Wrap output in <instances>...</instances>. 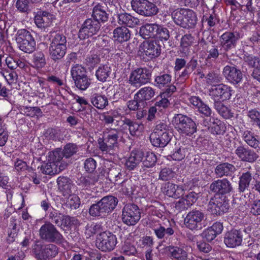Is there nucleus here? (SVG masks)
I'll return each instance as SVG.
<instances>
[{"mask_svg": "<svg viewBox=\"0 0 260 260\" xmlns=\"http://www.w3.org/2000/svg\"><path fill=\"white\" fill-rule=\"evenodd\" d=\"M171 16L174 23L184 28H193L197 23L196 13L189 9H177L172 12Z\"/></svg>", "mask_w": 260, "mask_h": 260, "instance_id": "1", "label": "nucleus"}, {"mask_svg": "<svg viewBox=\"0 0 260 260\" xmlns=\"http://www.w3.org/2000/svg\"><path fill=\"white\" fill-rule=\"evenodd\" d=\"M172 123L176 131L181 135L191 136L197 132V125L192 119L182 114L174 115Z\"/></svg>", "mask_w": 260, "mask_h": 260, "instance_id": "2", "label": "nucleus"}, {"mask_svg": "<svg viewBox=\"0 0 260 260\" xmlns=\"http://www.w3.org/2000/svg\"><path fill=\"white\" fill-rule=\"evenodd\" d=\"M32 252L37 260H50L58 253V248L49 243L45 245L35 244L32 247Z\"/></svg>", "mask_w": 260, "mask_h": 260, "instance_id": "3", "label": "nucleus"}, {"mask_svg": "<svg viewBox=\"0 0 260 260\" xmlns=\"http://www.w3.org/2000/svg\"><path fill=\"white\" fill-rule=\"evenodd\" d=\"M40 238L48 242L61 244L63 242L62 235L55 226L49 222L42 225L39 230Z\"/></svg>", "mask_w": 260, "mask_h": 260, "instance_id": "4", "label": "nucleus"}, {"mask_svg": "<svg viewBox=\"0 0 260 260\" xmlns=\"http://www.w3.org/2000/svg\"><path fill=\"white\" fill-rule=\"evenodd\" d=\"M16 40L19 49L25 53L32 52L36 47V42L30 32L25 29L18 30Z\"/></svg>", "mask_w": 260, "mask_h": 260, "instance_id": "5", "label": "nucleus"}, {"mask_svg": "<svg viewBox=\"0 0 260 260\" xmlns=\"http://www.w3.org/2000/svg\"><path fill=\"white\" fill-rule=\"evenodd\" d=\"M117 243V238L113 233L105 231L97 235L95 245L102 251L109 252L113 250Z\"/></svg>", "mask_w": 260, "mask_h": 260, "instance_id": "6", "label": "nucleus"}, {"mask_svg": "<svg viewBox=\"0 0 260 260\" xmlns=\"http://www.w3.org/2000/svg\"><path fill=\"white\" fill-rule=\"evenodd\" d=\"M131 5L136 12L144 16H154L158 12L157 6L147 0H132Z\"/></svg>", "mask_w": 260, "mask_h": 260, "instance_id": "7", "label": "nucleus"}, {"mask_svg": "<svg viewBox=\"0 0 260 260\" xmlns=\"http://www.w3.org/2000/svg\"><path fill=\"white\" fill-rule=\"evenodd\" d=\"M141 218V212L137 205L128 204L122 209V220L127 225H135Z\"/></svg>", "mask_w": 260, "mask_h": 260, "instance_id": "8", "label": "nucleus"}, {"mask_svg": "<svg viewBox=\"0 0 260 260\" xmlns=\"http://www.w3.org/2000/svg\"><path fill=\"white\" fill-rule=\"evenodd\" d=\"M151 74L146 68H138L133 71L129 76V82L135 87H140L150 82Z\"/></svg>", "mask_w": 260, "mask_h": 260, "instance_id": "9", "label": "nucleus"}, {"mask_svg": "<svg viewBox=\"0 0 260 260\" xmlns=\"http://www.w3.org/2000/svg\"><path fill=\"white\" fill-rule=\"evenodd\" d=\"M229 205L225 196L216 194L211 198L209 204L208 209L213 214L221 215L226 212Z\"/></svg>", "mask_w": 260, "mask_h": 260, "instance_id": "10", "label": "nucleus"}, {"mask_svg": "<svg viewBox=\"0 0 260 260\" xmlns=\"http://www.w3.org/2000/svg\"><path fill=\"white\" fill-rule=\"evenodd\" d=\"M204 218V213L202 211L193 209L187 214L184 223L187 228L191 230H198L202 228V222Z\"/></svg>", "mask_w": 260, "mask_h": 260, "instance_id": "11", "label": "nucleus"}, {"mask_svg": "<svg viewBox=\"0 0 260 260\" xmlns=\"http://www.w3.org/2000/svg\"><path fill=\"white\" fill-rule=\"evenodd\" d=\"M232 88L223 84H219L213 86L209 91V94L214 103L229 100L232 95Z\"/></svg>", "mask_w": 260, "mask_h": 260, "instance_id": "12", "label": "nucleus"}, {"mask_svg": "<svg viewBox=\"0 0 260 260\" xmlns=\"http://www.w3.org/2000/svg\"><path fill=\"white\" fill-rule=\"evenodd\" d=\"M101 26L100 22L97 20L92 19H86L79 31V38L81 40H84L97 34Z\"/></svg>", "mask_w": 260, "mask_h": 260, "instance_id": "13", "label": "nucleus"}, {"mask_svg": "<svg viewBox=\"0 0 260 260\" xmlns=\"http://www.w3.org/2000/svg\"><path fill=\"white\" fill-rule=\"evenodd\" d=\"M240 38V34L235 31H226L219 38L221 46L226 51L236 47L237 41Z\"/></svg>", "mask_w": 260, "mask_h": 260, "instance_id": "14", "label": "nucleus"}, {"mask_svg": "<svg viewBox=\"0 0 260 260\" xmlns=\"http://www.w3.org/2000/svg\"><path fill=\"white\" fill-rule=\"evenodd\" d=\"M54 19L52 14L46 11H39L35 13L34 21L38 28L45 29L52 24Z\"/></svg>", "mask_w": 260, "mask_h": 260, "instance_id": "15", "label": "nucleus"}, {"mask_svg": "<svg viewBox=\"0 0 260 260\" xmlns=\"http://www.w3.org/2000/svg\"><path fill=\"white\" fill-rule=\"evenodd\" d=\"M222 74L229 82L237 85L240 83L243 79V74L240 70L235 66L227 65L223 69Z\"/></svg>", "mask_w": 260, "mask_h": 260, "instance_id": "16", "label": "nucleus"}, {"mask_svg": "<svg viewBox=\"0 0 260 260\" xmlns=\"http://www.w3.org/2000/svg\"><path fill=\"white\" fill-rule=\"evenodd\" d=\"M210 190L220 196L230 193L232 190V186L226 179H218L213 182L210 186Z\"/></svg>", "mask_w": 260, "mask_h": 260, "instance_id": "17", "label": "nucleus"}, {"mask_svg": "<svg viewBox=\"0 0 260 260\" xmlns=\"http://www.w3.org/2000/svg\"><path fill=\"white\" fill-rule=\"evenodd\" d=\"M160 50V46L156 41H144L141 45V51L151 58L159 56Z\"/></svg>", "mask_w": 260, "mask_h": 260, "instance_id": "18", "label": "nucleus"}, {"mask_svg": "<svg viewBox=\"0 0 260 260\" xmlns=\"http://www.w3.org/2000/svg\"><path fill=\"white\" fill-rule=\"evenodd\" d=\"M235 154L241 161L248 162H253L258 157L253 150L242 146L236 149Z\"/></svg>", "mask_w": 260, "mask_h": 260, "instance_id": "19", "label": "nucleus"}, {"mask_svg": "<svg viewBox=\"0 0 260 260\" xmlns=\"http://www.w3.org/2000/svg\"><path fill=\"white\" fill-rule=\"evenodd\" d=\"M242 235L240 231L233 230L227 232L224 238V242L229 247L234 248L241 245Z\"/></svg>", "mask_w": 260, "mask_h": 260, "instance_id": "20", "label": "nucleus"}, {"mask_svg": "<svg viewBox=\"0 0 260 260\" xmlns=\"http://www.w3.org/2000/svg\"><path fill=\"white\" fill-rule=\"evenodd\" d=\"M198 198L197 193L194 192H190L176 202L175 207L179 211L187 209L197 201Z\"/></svg>", "mask_w": 260, "mask_h": 260, "instance_id": "21", "label": "nucleus"}, {"mask_svg": "<svg viewBox=\"0 0 260 260\" xmlns=\"http://www.w3.org/2000/svg\"><path fill=\"white\" fill-rule=\"evenodd\" d=\"M117 18L118 23L122 26L135 27L140 24V20L138 18L126 12L118 13Z\"/></svg>", "mask_w": 260, "mask_h": 260, "instance_id": "22", "label": "nucleus"}, {"mask_svg": "<svg viewBox=\"0 0 260 260\" xmlns=\"http://www.w3.org/2000/svg\"><path fill=\"white\" fill-rule=\"evenodd\" d=\"M172 134H155L151 133L150 140L152 145L155 147H164L170 141Z\"/></svg>", "mask_w": 260, "mask_h": 260, "instance_id": "23", "label": "nucleus"}, {"mask_svg": "<svg viewBox=\"0 0 260 260\" xmlns=\"http://www.w3.org/2000/svg\"><path fill=\"white\" fill-rule=\"evenodd\" d=\"M143 156V151H132L130 156L126 160L125 165L126 168L129 170H134L142 160Z\"/></svg>", "mask_w": 260, "mask_h": 260, "instance_id": "24", "label": "nucleus"}, {"mask_svg": "<svg viewBox=\"0 0 260 260\" xmlns=\"http://www.w3.org/2000/svg\"><path fill=\"white\" fill-rule=\"evenodd\" d=\"M164 190L168 196L175 199L180 198L184 194V189L182 186L169 182L165 184Z\"/></svg>", "mask_w": 260, "mask_h": 260, "instance_id": "25", "label": "nucleus"}, {"mask_svg": "<svg viewBox=\"0 0 260 260\" xmlns=\"http://www.w3.org/2000/svg\"><path fill=\"white\" fill-rule=\"evenodd\" d=\"M236 171L235 167L231 164L224 162L217 165L215 169V173L218 177L231 175Z\"/></svg>", "mask_w": 260, "mask_h": 260, "instance_id": "26", "label": "nucleus"}, {"mask_svg": "<svg viewBox=\"0 0 260 260\" xmlns=\"http://www.w3.org/2000/svg\"><path fill=\"white\" fill-rule=\"evenodd\" d=\"M155 90L150 86H145L141 88L135 94V99L139 100L140 102L149 101L155 95Z\"/></svg>", "mask_w": 260, "mask_h": 260, "instance_id": "27", "label": "nucleus"}, {"mask_svg": "<svg viewBox=\"0 0 260 260\" xmlns=\"http://www.w3.org/2000/svg\"><path fill=\"white\" fill-rule=\"evenodd\" d=\"M113 38L118 42H124L128 41L131 37L129 30L125 26L118 27L113 30Z\"/></svg>", "mask_w": 260, "mask_h": 260, "instance_id": "28", "label": "nucleus"}, {"mask_svg": "<svg viewBox=\"0 0 260 260\" xmlns=\"http://www.w3.org/2000/svg\"><path fill=\"white\" fill-rule=\"evenodd\" d=\"M242 138L249 146L254 149H260V140L257 139L258 137L253 133L249 131H245L242 134Z\"/></svg>", "mask_w": 260, "mask_h": 260, "instance_id": "29", "label": "nucleus"}, {"mask_svg": "<svg viewBox=\"0 0 260 260\" xmlns=\"http://www.w3.org/2000/svg\"><path fill=\"white\" fill-rule=\"evenodd\" d=\"M214 108L217 113L224 119H231L234 117V113L221 101L214 103Z\"/></svg>", "mask_w": 260, "mask_h": 260, "instance_id": "30", "label": "nucleus"}, {"mask_svg": "<svg viewBox=\"0 0 260 260\" xmlns=\"http://www.w3.org/2000/svg\"><path fill=\"white\" fill-rule=\"evenodd\" d=\"M92 17L93 19L99 22H105L108 20V15L106 13L104 7L100 4H98L93 8Z\"/></svg>", "mask_w": 260, "mask_h": 260, "instance_id": "31", "label": "nucleus"}, {"mask_svg": "<svg viewBox=\"0 0 260 260\" xmlns=\"http://www.w3.org/2000/svg\"><path fill=\"white\" fill-rule=\"evenodd\" d=\"M67 47L49 45V52L50 58L54 61H57L63 57L66 53Z\"/></svg>", "mask_w": 260, "mask_h": 260, "instance_id": "32", "label": "nucleus"}, {"mask_svg": "<svg viewBox=\"0 0 260 260\" xmlns=\"http://www.w3.org/2000/svg\"><path fill=\"white\" fill-rule=\"evenodd\" d=\"M107 214H109L116 207L118 203V199L113 196H107L100 200Z\"/></svg>", "mask_w": 260, "mask_h": 260, "instance_id": "33", "label": "nucleus"}, {"mask_svg": "<svg viewBox=\"0 0 260 260\" xmlns=\"http://www.w3.org/2000/svg\"><path fill=\"white\" fill-rule=\"evenodd\" d=\"M59 190L65 196L71 193L72 184L70 179L65 177H59L57 180Z\"/></svg>", "mask_w": 260, "mask_h": 260, "instance_id": "34", "label": "nucleus"}, {"mask_svg": "<svg viewBox=\"0 0 260 260\" xmlns=\"http://www.w3.org/2000/svg\"><path fill=\"white\" fill-rule=\"evenodd\" d=\"M156 25V23H147L141 26L140 29V35L145 39L155 37Z\"/></svg>", "mask_w": 260, "mask_h": 260, "instance_id": "35", "label": "nucleus"}, {"mask_svg": "<svg viewBox=\"0 0 260 260\" xmlns=\"http://www.w3.org/2000/svg\"><path fill=\"white\" fill-rule=\"evenodd\" d=\"M153 230L156 236L160 239L166 238H167L169 236H172L174 234V230L171 227H165L161 224L155 225Z\"/></svg>", "mask_w": 260, "mask_h": 260, "instance_id": "36", "label": "nucleus"}, {"mask_svg": "<svg viewBox=\"0 0 260 260\" xmlns=\"http://www.w3.org/2000/svg\"><path fill=\"white\" fill-rule=\"evenodd\" d=\"M90 99L93 106L99 109H103L108 105L107 98L104 95L93 93L91 95Z\"/></svg>", "mask_w": 260, "mask_h": 260, "instance_id": "37", "label": "nucleus"}, {"mask_svg": "<svg viewBox=\"0 0 260 260\" xmlns=\"http://www.w3.org/2000/svg\"><path fill=\"white\" fill-rule=\"evenodd\" d=\"M253 173L251 171L243 172L239 177V189L241 192H244L247 189L252 180Z\"/></svg>", "mask_w": 260, "mask_h": 260, "instance_id": "38", "label": "nucleus"}, {"mask_svg": "<svg viewBox=\"0 0 260 260\" xmlns=\"http://www.w3.org/2000/svg\"><path fill=\"white\" fill-rule=\"evenodd\" d=\"M105 133L107 134V136L104 140L114 148L117 149L118 147L119 131L116 128H107Z\"/></svg>", "mask_w": 260, "mask_h": 260, "instance_id": "39", "label": "nucleus"}, {"mask_svg": "<svg viewBox=\"0 0 260 260\" xmlns=\"http://www.w3.org/2000/svg\"><path fill=\"white\" fill-rule=\"evenodd\" d=\"M168 251L171 256L177 260H186L187 252L182 248L177 246H169L167 247Z\"/></svg>", "mask_w": 260, "mask_h": 260, "instance_id": "40", "label": "nucleus"}, {"mask_svg": "<svg viewBox=\"0 0 260 260\" xmlns=\"http://www.w3.org/2000/svg\"><path fill=\"white\" fill-rule=\"evenodd\" d=\"M89 213L92 216L104 217L107 214L100 201L92 205L89 209Z\"/></svg>", "mask_w": 260, "mask_h": 260, "instance_id": "41", "label": "nucleus"}, {"mask_svg": "<svg viewBox=\"0 0 260 260\" xmlns=\"http://www.w3.org/2000/svg\"><path fill=\"white\" fill-rule=\"evenodd\" d=\"M171 76L168 74H160L154 79L155 85L159 88L167 87L171 82Z\"/></svg>", "mask_w": 260, "mask_h": 260, "instance_id": "42", "label": "nucleus"}, {"mask_svg": "<svg viewBox=\"0 0 260 260\" xmlns=\"http://www.w3.org/2000/svg\"><path fill=\"white\" fill-rule=\"evenodd\" d=\"M110 74V67L108 65L105 64L99 67L96 71L95 75L98 80L105 82Z\"/></svg>", "mask_w": 260, "mask_h": 260, "instance_id": "43", "label": "nucleus"}, {"mask_svg": "<svg viewBox=\"0 0 260 260\" xmlns=\"http://www.w3.org/2000/svg\"><path fill=\"white\" fill-rule=\"evenodd\" d=\"M124 175V172L120 167L112 168L108 172V177L110 180L114 183H117V182L120 181Z\"/></svg>", "mask_w": 260, "mask_h": 260, "instance_id": "44", "label": "nucleus"}, {"mask_svg": "<svg viewBox=\"0 0 260 260\" xmlns=\"http://www.w3.org/2000/svg\"><path fill=\"white\" fill-rule=\"evenodd\" d=\"M32 67L37 69L43 68L46 64L45 55L42 51L36 52L33 55Z\"/></svg>", "mask_w": 260, "mask_h": 260, "instance_id": "45", "label": "nucleus"}, {"mask_svg": "<svg viewBox=\"0 0 260 260\" xmlns=\"http://www.w3.org/2000/svg\"><path fill=\"white\" fill-rule=\"evenodd\" d=\"M193 41V37L191 34L184 35L181 39L180 51L185 54L188 53L189 47L192 45Z\"/></svg>", "mask_w": 260, "mask_h": 260, "instance_id": "46", "label": "nucleus"}, {"mask_svg": "<svg viewBox=\"0 0 260 260\" xmlns=\"http://www.w3.org/2000/svg\"><path fill=\"white\" fill-rule=\"evenodd\" d=\"M156 161L155 155L152 152H143L142 164L144 167L150 168L153 167Z\"/></svg>", "mask_w": 260, "mask_h": 260, "instance_id": "47", "label": "nucleus"}, {"mask_svg": "<svg viewBox=\"0 0 260 260\" xmlns=\"http://www.w3.org/2000/svg\"><path fill=\"white\" fill-rule=\"evenodd\" d=\"M63 156H64L62 151L61 149L58 148L53 151L49 152L48 160L53 164V166H57L62 160Z\"/></svg>", "mask_w": 260, "mask_h": 260, "instance_id": "48", "label": "nucleus"}, {"mask_svg": "<svg viewBox=\"0 0 260 260\" xmlns=\"http://www.w3.org/2000/svg\"><path fill=\"white\" fill-rule=\"evenodd\" d=\"M120 116L119 112L116 110H111L102 114V120L105 124H112L114 122V119L119 117Z\"/></svg>", "mask_w": 260, "mask_h": 260, "instance_id": "49", "label": "nucleus"}, {"mask_svg": "<svg viewBox=\"0 0 260 260\" xmlns=\"http://www.w3.org/2000/svg\"><path fill=\"white\" fill-rule=\"evenodd\" d=\"M71 73L73 80H75L86 75V71L81 65L76 64L71 68Z\"/></svg>", "mask_w": 260, "mask_h": 260, "instance_id": "50", "label": "nucleus"}, {"mask_svg": "<svg viewBox=\"0 0 260 260\" xmlns=\"http://www.w3.org/2000/svg\"><path fill=\"white\" fill-rule=\"evenodd\" d=\"M67 38L62 34H55L52 37V39L50 45L54 46H65L67 47Z\"/></svg>", "mask_w": 260, "mask_h": 260, "instance_id": "51", "label": "nucleus"}, {"mask_svg": "<svg viewBox=\"0 0 260 260\" xmlns=\"http://www.w3.org/2000/svg\"><path fill=\"white\" fill-rule=\"evenodd\" d=\"M78 151V147L76 144L68 143L64 146L62 152L66 158H70L76 154Z\"/></svg>", "mask_w": 260, "mask_h": 260, "instance_id": "52", "label": "nucleus"}, {"mask_svg": "<svg viewBox=\"0 0 260 260\" xmlns=\"http://www.w3.org/2000/svg\"><path fill=\"white\" fill-rule=\"evenodd\" d=\"M76 86L80 90H86L90 85V79L87 77V75L74 80Z\"/></svg>", "mask_w": 260, "mask_h": 260, "instance_id": "53", "label": "nucleus"}, {"mask_svg": "<svg viewBox=\"0 0 260 260\" xmlns=\"http://www.w3.org/2000/svg\"><path fill=\"white\" fill-rule=\"evenodd\" d=\"M155 37L161 41H167L170 38L169 31L167 28L157 24Z\"/></svg>", "mask_w": 260, "mask_h": 260, "instance_id": "54", "label": "nucleus"}, {"mask_svg": "<svg viewBox=\"0 0 260 260\" xmlns=\"http://www.w3.org/2000/svg\"><path fill=\"white\" fill-rule=\"evenodd\" d=\"M98 144L99 149L106 154H112L114 153L116 149L108 143L105 140L101 139L98 140Z\"/></svg>", "mask_w": 260, "mask_h": 260, "instance_id": "55", "label": "nucleus"}, {"mask_svg": "<svg viewBox=\"0 0 260 260\" xmlns=\"http://www.w3.org/2000/svg\"><path fill=\"white\" fill-rule=\"evenodd\" d=\"M209 130L213 135H220L224 132V127L220 120L216 119L209 127Z\"/></svg>", "mask_w": 260, "mask_h": 260, "instance_id": "56", "label": "nucleus"}, {"mask_svg": "<svg viewBox=\"0 0 260 260\" xmlns=\"http://www.w3.org/2000/svg\"><path fill=\"white\" fill-rule=\"evenodd\" d=\"M29 4L28 0H17L15 6L19 12L27 13L30 11Z\"/></svg>", "mask_w": 260, "mask_h": 260, "instance_id": "57", "label": "nucleus"}, {"mask_svg": "<svg viewBox=\"0 0 260 260\" xmlns=\"http://www.w3.org/2000/svg\"><path fill=\"white\" fill-rule=\"evenodd\" d=\"M175 173L171 169L165 168L160 171L159 175V179L163 181H168L173 178Z\"/></svg>", "mask_w": 260, "mask_h": 260, "instance_id": "58", "label": "nucleus"}, {"mask_svg": "<svg viewBox=\"0 0 260 260\" xmlns=\"http://www.w3.org/2000/svg\"><path fill=\"white\" fill-rule=\"evenodd\" d=\"M152 133L161 134L163 135L165 134H171L168 126L166 123L161 122H160L156 125Z\"/></svg>", "mask_w": 260, "mask_h": 260, "instance_id": "59", "label": "nucleus"}, {"mask_svg": "<svg viewBox=\"0 0 260 260\" xmlns=\"http://www.w3.org/2000/svg\"><path fill=\"white\" fill-rule=\"evenodd\" d=\"M205 77L207 83L210 85L219 83L221 81V77L214 72L209 73Z\"/></svg>", "mask_w": 260, "mask_h": 260, "instance_id": "60", "label": "nucleus"}, {"mask_svg": "<svg viewBox=\"0 0 260 260\" xmlns=\"http://www.w3.org/2000/svg\"><path fill=\"white\" fill-rule=\"evenodd\" d=\"M67 203L71 209H76L80 205V200L76 194H72L69 196Z\"/></svg>", "mask_w": 260, "mask_h": 260, "instance_id": "61", "label": "nucleus"}, {"mask_svg": "<svg viewBox=\"0 0 260 260\" xmlns=\"http://www.w3.org/2000/svg\"><path fill=\"white\" fill-rule=\"evenodd\" d=\"M86 64L90 68H93L100 62V58L96 54L88 55L85 59Z\"/></svg>", "mask_w": 260, "mask_h": 260, "instance_id": "62", "label": "nucleus"}, {"mask_svg": "<svg viewBox=\"0 0 260 260\" xmlns=\"http://www.w3.org/2000/svg\"><path fill=\"white\" fill-rule=\"evenodd\" d=\"M185 156V149L183 147H176L175 151L172 154V158L175 160H181Z\"/></svg>", "mask_w": 260, "mask_h": 260, "instance_id": "63", "label": "nucleus"}, {"mask_svg": "<svg viewBox=\"0 0 260 260\" xmlns=\"http://www.w3.org/2000/svg\"><path fill=\"white\" fill-rule=\"evenodd\" d=\"M246 61L248 64L255 69V70H260V59L254 56H247Z\"/></svg>", "mask_w": 260, "mask_h": 260, "instance_id": "64", "label": "nucleus"}]
</instances>
